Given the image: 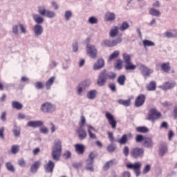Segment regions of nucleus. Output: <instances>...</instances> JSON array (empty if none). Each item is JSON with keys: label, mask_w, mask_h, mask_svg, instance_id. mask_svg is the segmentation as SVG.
<instances>
[{"label": "nucleus", "mask_w": 177, "mask_h": 177, "mask_svg": "<svg viewBox=\"0 0 177 177\" xmlns=\"http://www.w3.org/2000/svg\"><path fill=\"white\" fill-rule=\"evenodd\" d=\"M161 118V113L157 111L156 109H151L149 113L148 120L154 122L156 120H160Z\"/></svg>", "instance_id": "9d476101"}, {"label": "nucleus", "mask_w": 177, "mask_h": 177, "mask_svg": "<svg viewBox=\"0 0 177 177\" xmlns=\"http://www.w3.org/2000/svg\"><path fill=\"white\" fill-rule=\"evenodd\" d=\"M140 71H141L144 77H150V74H153V69L149 68L143 64L140 66Z\"/></svg>", "instance_id": "4468645a"}, {"label": "nucleus", "mask_w": 177, "mask_h": 177, "mask_svg": "<svg viewBox=\"0 0 177 177\" xmlns=\"http://www.w3.org/2000/svg\"><path fill=\"white\" fill-rule=\"evenodd\" d=\"M115 67L118 69V70H121V68H122V61L121 59H118L116 61V64L115 65Z\"/></svg>", "instance_id": "5fc2aeb1"}, {"label": "nucleus", "mask_w": 177, "mask_h": 177, "mask_svg": "<svg viewBox=\"0 0 177 177\" xmlns=\"http://www.w3.org/2000/svg\"><path fill=\"white\" fill-rule=\"evenodd\" d=\"M122 57L124 63V67L127 71H133V70H136V65L132 63L129 54L123 53Z\"/></svg>", "instance_id": "20e7f679"}, {"label": "nucleus", "mask_w": 177, "mask_h": 177, "mask_svg": "<svg viewBox=\"0 0 177 177\" xmlns=\"http://www.w3.org/2000/svg\"><path fill=\"white\" fill-rule=\"evenodd\" d=\"M128 28H129V24L127 21L122 23V24L119 27L120 31H122V32H124L126 30H128Z\"/></svg>", "instance_id": "58836bf2"}, {"label": "nucleus", "mask_w": 177, "mask_h": 177, "mask_svg": "<svg viewBox=\"0 0 177 177\" xmlns=\"http://www.w3.org/2000/svg\"><path fill=\"white\" fill-rule=\"evenodd\" d=\"M121 177H131V172L127 171L122 173Z\"/></svg>", "instance_id": "774afa93"}, {"label": "nucleus", "mask_w": 177, "mask_h": 177, "mask_svg": "<svg viewBox=\"0 0 177 177\" xmlns=\"http://www.w3.org/2000/svg\"><path fill=\"white\" fill-rule=\"evenodd\" d=\"M75 148L77 154H84V152L85 151V146H84V145L77 144L75 145Z\"/></svg>", "instance_id": "bb28decb"}, {"label": "nucleus", "mask_w": 177, "mask_h": 177, "mask_svg": "<svg viewBox=\"0 0 177 177\" xmlns=\"http://www.w3.org/2000/svg\"><path fill=\"white\" fill-rule=\"evenodd\" d=\"M149 14L153 17H160L161 16V12L154 8H151L149 10Z\"/></svg>", "instance_id": "b1692460"}, {"label": "nucleus", "mask_w": 177, "mask_h": 177, "mask_svg": "<svg viewBox=\"0 0 177 177\" xmlns=\"http://www.w3.org/2000/svg\"><path fill=\"white\" fill-rule=\"evenodd\" d=\"M45 17H48V19H53L56 17V12L52 10H47Z\"/></svg>", "instance_id": "a19ab883"}, {"label": "nucleus", "mask_w": 177, "mask_h": 177, "mask_svg": "<svg viewBox=\"0 0 177 177\" xmlns=\"http://www.w3.org/2000/svg\"><path fill=\"white\" fill-rule=\"evenodd\" d=\"M175 86H176V82L170 81L164 82L161 86H160V88L163 91H169V89H174Z\"/></svg>", "instance_id": "f8f14e48"}, {"label": "nucleus", "mask_w": 177, "mask_h": 177, "mask_svg": "<svg viewBox=\"0 0 177 177\" xmlns=\"http://www.w3.org/2000/svg\"><path fill=\"white\" fill-rule=\"evenodd\" d=\"M130 154L133 158H141V157L145 156V149L142 148L135 147L131 149Z\"/></svg>", "instance_id": "0eeeda50"}, {"label": "nucleus", "mask_w": 177, "mask_h": 177, "mask_svg": "<svg viewBox=\"0 0 177 177\" xmlns=\"http://www.w3.org/2000/svg\"><path fill=\"white\" fill-rule=\"evenodd\" d=\"M122 42V39L121 37H118L116 39L111 40V39H106L104 40L102 42V45L105 46H108L109 48H112L113 46H117L118 44H121Z\"/></svg>", "instance_id": "1a4fd4ad"}, {"label": "nucleus", "mask_w": 177, "mask_h": 177, "mask_svg": "<svg viewBox=\"0 0 177 177\" xmlns=\"http://www.w3.org/2000/svg\"><path fill=\"white\" fill-rule=\"evenodd\" d=\"M27 127H30V128H38L39 127H44V121L31 120L27 123Z\"/></svg>", "instance_id": "dca6fc26"}, {"label": "nucleus", "mask_w": 177, "mask_h": 177, "mask_svg": "<svg viewBox=\"0 0 177 177\" xmlns=\"http://www.w3.org/2000/svg\"><path fill=\"white\" fill-rule=\"evenodd\" d=\"M35 88L36 89H43L44 88V82H37L34 84Z\"/></svg>", "instance_id": "864d4df0"}, {"label": "nucleus", "mask_w": 177, "mask_h": 177, "mask_svg": "<svg viewBox=\"0 0 177 177\" xmlns=\"http://www.w3.org/2000/svg\"><path fill=\"white\" fill-rule=\"evenodd\" d=\"M104 66V60L100 59L97 61V62L93 66V70H100Z\"/></svg>", "instance_id": "a878e982"}, {"label": "nucleus", "mask_w": 177, "mask_h": 177, "mask_svg": "<svg viewBox=\"0 0 177 177\" xmlns=\"http://www.w3.org/2000/svg\"><path fill=\"white\" fill-rule=\"evenodd\" d=\"M86 53L88 55L90 56L92 59H95L96 56H97V48H96V46L93 44H87L86 47Z\"/></svg>", "instance_id": "6e6552de"}, {"label": "nucleus", "mask_w": 177, "mask_h": 177, "mask_svg": "<svg viewBox=\"0 0 177 177\" xmlns=\"http://www.w3.org/2000/svg\"><path fill=\"white\" fill-rule=\"evenodd\" d=\"M146 88L147 91H156V88H157V83L156 81H151L149 84L146 85Z\"/></svg>", "instance_id": "c85d7f7f"}, {"label": "nucleus", "mask_w": 177, "mask_h": 177, "mask_svg": "<svg viewBox=\"0 0 177 177\" xmlns=\"http://www.w3.org/2000/svg\"><path fill=\"white\" fill-rule=\"evenodd\" d=\"M160 128V129H167L169 128V124H168V122H163L161 123Z\"/></svg>", "instance_id": "6e6d98bb"}, {"label": "nucleus", "mask_w": 177, "mask_h": 177, "mask_svg": "<svg viewBox=\"0 0 177 177\" xmlns=\"http://www.w3.org/2000/svg\"><path fill=\"white\" fill-rule=\"evenodd\" d=\"M126 167L127 169H133L134 171L140 169L142 168V162H136L135 163H128Z\"/></svg>", "instance_id": "6ab92c4d"}, {"label": "nucleus", "mask_w": 177, "mask_h": 177, "mask_svg": "<svg viewBox=\"0 0 177 177\" xmlns=\"http://www.w3.org/2000/svg\"><path fill=\"white\" fill-rule=\"evenodd\" d=\"M55 80H56V77L53 76L47 80V82H46V88L47 89V91H49V89H50L52 85H53V82H55Z\"/></svg>", "instance_id": "7c9ffc66"}, {"label": "nucleus", "mask_w": 177, "mask_h": 177, "mask_svg": "<svg viewBox=\"0 0 177 177\" xmlns=\"http://www.w3.org/2000/svg\"><path fill=\"white\" fill-rule=\"evenodd\" d=\"M33 33L35 38H39L44 34V27L39 24L35 25L33 27Z\"/></svg>", "instance_id": "ddd939ff"}, {"label": "nucleus", "mask_w": 177, "mask_h": 177, "mask_svg": "<svg viewBox=\"0 0 177 177\" xmlns=\"http://www.w3.org/2000/svg\"><path fill=\"white\" fill-rule=\"evenodd\" d=\"M120 56V51L115 50L111 55L109 56V62H111V60H114L115 59H117Z\"/></svg>", "instance_id": "79ce46f5"}, {"label": "nucleus", "mask_w": 177, "mask_h": 177, "mask_svg": "<svg viewBox=\"0 0 177 177\" xmlns=\"http://www.w3.org/2000/svg\"><path fill=\"white\" fill-rule=\"evenodd\" d=\"M19 28L22 34H27V29L24 24H19Z\"/></svg>", "instance_id": "69168bd1"}, {"label": "nucleus", "mask_w": 177, "mask_h": 177, "mask_svg": "<svg viewBox=\"0 0 177 177\" xmlns=\"http://www.w3.org/2000/svg\"><path fill=\"white\" fill-rule=\"evenodd\" d=\"M127 142H128V138H127V134H124L122 138L118 140V142L120 145H125V143H127Z\"/></svg>", "instance_id": "09e8293b"}, {"label": "nucleus", "mask_w": 177, "mask_h": 177, "mask_svg": "<svg viewBox=\"0 0 177 177\" xmlns=\"http://www.w3.org/2000/svg\"><path fill=\"white\" fill-rule=\"evenodd\" d=\"M39 131H40V132H41V133H44V134H46V133H48V132H49V129H48L47 128H46V127H41L40 128H39Z\"/></svg>", "instance_id": "bf43d9fd"}, {"label": "nucleus", "mask_w": 177, "mask_h": 177, "mask_svg": "<svg viewBox=\"0 0 177 177\" xmlns=\"http://www.w3.org/2000/svg\"><path fill=\"white\" fill-rule=\"evenodd\" d=\"M125 80H126L125 75H120V76L118 78V84H120V85H124V84H125Z\"/></svg>", "instance_id": "8fccbe9b"}, {"label": "nucleus", "mask_w": 177, "mask_h": 177, "mask_svg": "<svg viewBox=\"0 0 177 177\" xmlns=\"http://www.w3.org/2000/svg\"><path fill=\"white\" fill-rule=\"evenodd\" d=\"M136 131L140 133H147V132H149V129L146 127H138Z\"/></svg>", "instance_id": "37998d69"}, {"label": "nucleus", "mask_w": 177, "mask_h": 177, "mask_svg": "<svg viewBox=\"0 0 177 177\" xmlns=\"http://www.w3.org/2000/svg\"><path fill=\"white\" fill-rule=\"evenodd\" d=\"M86 122V119L85 118V116L82 115L80 118V121L79 122V125H80L79 128H84Z\"/></svg>", "instance_id": "49530a36"}, {"label": "nucleus", "mask_w": 177, "mask_h": 177, "mask_svg": "<svg viewBox=\"0 0 177 177\" xmlns=\"http://www.w3.org/2000/svg\"><path fill=\"white\" fill-rule=\"evenodd\" d=\"M59 66V62L55 60H52L49 64V68H56Z\"/></svg>", "instance_id": "603ef678"}, {"label": "nucleus", "mask_w": 177, "mask_h": 177, "mask_svg": "<svg viewBox=\"0 0 177 177\" xmlns=\"http://www.w3.org/2000/svg\"><path fill=\"white\" fill-rule=\"evenodd\" d=\"M18 165H19V167L24 168V167H26V161L24 160V159L21 158L18 160Z\"/></svg>", "instance_id": "e2e57ef3"}, {"label": "nucleus", "mask_w": 177, "mask_h": 177, "mask_svg": "<svg viewBox=\"0 0 177 177\" xmlns=\"http://www.w3.org/2000/svg\"><path fill=\"white\" fill-rule=\"evenodd\" d=\"M39 165H41V162L36 161L34 164L30 167V171L32 174H35L37 171H38V168H39Z\"/></svg>", "instance_id": "473e14b6"}, {"label": "nucleus", "mask_w": 177, "mask_h": 177, "mask_svg": "<svg viewBox=\"0 0 177 177\" xmlns=\"http://www.w3.org/2000/svg\"><path fill=\"white\" fill-rule=\"evenodd\" d=\"M12 32L15 35H19V26H17V25L12 26Z\"/></svg>", "instance_id": "4d7b16f0"}, {"label": "nucleus", "mask_w": 177, "mask_h": 177, "mask_svg": "<svg viewBox=\"0 0 177 177\" xmlns=\"http://www.w3.org/2000/svg\"><path fill=\"white\" fill-rule=\"evenodd\" d=\"M105 117L106 120H108L109 124L111 126V128H113V129H115L117 128V121H115L114 115L110 112L107 111L105 113Z\"/></svg>", "instance_id": "9b49d317"}, {"label": "nucleus", "mask_w": 177, "mask_h": 177, "mask_svg": "<svg viewBox=\"0 0 177 177\" xmlns=\"http://www.w3.org/2000/svg\"><path fill=\"white\" fill-rule=\"evenodd\" d=\"M19 147H20L19 145H13L11 149V151H12V154H16V153H17V151H19Z\"/></svg>", "instance_id": "13d9d810"}, {"label": "nucleus", "mask_w": 177, "mask_h": 177, "mask_svg": "<svg viewBox=\"0 0 177 177\" xmlns=\"http://www.w3.org/2000/svg\"><path fill=\"white\" fill-rule=\"evenodd\" d=\"M118 103L119 104H122V106H124L125 107H128V106H131V100H124L122 99H120L118 100Z\"/></svg>", "instance_id": "e433bc0d"}, {"label": "nucleus", "mask_w": 177, "mask_h": 177, "mask_svg": "<svg viewBox=\"0 0 177 177\" xmlns=\"http://www.w3.org/2000/svg\"><path fill=\"white\" fill-rule=\"evenodd\" d=\"M167 151H168V149L167 148V145H162L160 147V149H159V154L160 156H165V153H167Z\"/></svg>", "instance_id": "c03bdc74"}, {"label": "nucleus", "mask_w": 177, "mask_h": 177, "mask_svg": "<svg viewBox=\"0 0 177 177\" xmlns=\"http://www.w3.org/2000/svg\"><path fill=\"white\" fill-rule=\"evenodd\" d=\"M64 19L65 21H70L73 19V11L67 10L64 13Z\"/></svg>", "instance_id": "cd10ccee"}, {"label": "nucleus", "mask_w": 177, "mask_h": 177, "mask_svg": "<svg viewBox=\"0 0 177 177\" xmlns=\"http://www.w3.org/2000/svg\"><path fill=\"white\" fill-rule=\"evenodd\" d=\"M142 45L144 48H147V46H156V43L150 40L142 41Z\"/></svg>", "instance_id": "ea45409f"}, {"label": "nucleus", "mask_w": 177, "mask_h": 177, "mask_svg": "<svg viewBox=\"0 0 177 177\" xmlns=\"http://www.w3.org/2000/svg\"><path fill=\"white\" fill-rule=\"evenodd\" d=\"M163 36L165 38H177V30L167 31L163 34Z\"/></svg>", "instance_id": "5701e85b"}, {"label": "nucleus", "mask_w": 177, "mask_h": 177, "mask_svg": "<svg viewBox=\"0 0 177 177\" xmlns=\"http://www.w3.org/2000/svg\"><path fill=\"white\" fill-rule=\"evenodd\" d=\"M73 51L75 53H77L78 52V43H73L72 44Z\"/></svg>", "instance_id": "338daca9"}, {"label": "nucleus", "mask_w": 177, "mask_h": 177, "mask_svg": "<svg viewBox=\"0 0 177 177\" xmlns=\"http://www.w3.org/2000/svg\"><path fill=\"white\" fill-rule=\"evenodd\" d=\"M151 170V165L147 164L144 167V168L142 169V174L146 175V174H149V172H150Z\"/></svg>", "instance_id": "a18cd8bd"}, {"label": "nucleus", "mask_w": 177, "mask_h": 177, "mask_svg": "<svg viewBox=\"0 0 177 177\" xmlns=\"http://www.w3.org/2000/svg\"><path fill=\"white\" fill-rule=\"evenodd\" d=\"M136 140L138 143L145 141V138L142 135H137Z\"/></svg>", "instance_id": "052dcab7"}, {"label": "nucleus", "mask_w": 177, "mask_h": 177, "mask_svg": "<svg viewBox=\"0 0 177 177\" xmlns=\"http://www.w3.org/2000/svg\"><path fill=\"white\" fill-rule=\"evenodd\" d=\"M99 20L96 17H91L88 18V23L90 24H97Z\"/></svg>", "instance_id": "3c124183"}, {"label": "nucleus", "mask_w": 177, "mask_h": 177, "mask_svg": "<svg viewBox=\"0 0 177 177\" xmlns=\"http://www.w3.org/2000/svg\"><path fill=\"white\" fill-rule=\"evenodd\" d=\"M145 100H146V95H145L143 94H140L136 99V101H135L136 106L140 107V106H143Z\"/></svg>", "instance_id": "f3484780"}, {"label": "nucleus", "mask_w": 177, "mask_h": 177, "mask_svg": "<svg viewBox=\"0 0 177 177\" xmlns=\"http://www.w3.org/2000/svg\"><path fill=\"white\" fill-rule=\"evenodd\" d=\"M46 12H48V10H46V8L45 7V6H41L38 7V13L41 16H46Z\"/></svg>", "instance_id": "4c0bfd02"}, {"label": "nucleus", "mask_w": 177, "mask_h": 177, "mask_svg": "<svg viewBox=\"0 0 177 177\" xmlns=\"http://www.w3.org/2000/svg\"><path fill=\"white\" fill-rule=\"evenodd\" d=\"M55 169V163L52 160H49L48 162L44 166L45 172L48 174H53V169Z\"/></svg>", "instance_id": "a211bd4d"}, {"label": "nucleus", "mask_w": 177, "mask_h": 177, "mask_svg": "<svg viewBox=\"0 0 177 177\" xmlns=\"http://www.w3.org/2000/svg\"><path fill=\"white\" fill-rule=\"evenodd\" d=\"M160 68L164 73H168L171 70V66L169 62L163 63L160 65Z\"/></svg>", "instance_id": "72a5a7b5"}, {"label": "nucleus", "mask_w": 177, "mask_h": 177, "mask_svg": "<svg viewBox=\"0 0 177 177\" xmlns=\"http://www.w3.org/2000/svg\"><path fill=\"white\" fill-rule=\"evenodd\" d=\"M12 132L16 138H19V136H20V129H14Z\"/></svg>", "instance_id": "0e129e2a"}, {"label": "nucleus", "mask_w": 177, "mask_h": 177, "mask_svg": "<svg viewBox=\"0 0 177 177\" xmlns=\"http://www.w3.org/2000/svg\"><path fill=\"white\" fill-rule=\"evenodd\" d=\"M52 157L55 161H59L62 155V140L56 138L54 141V145L52 148Z\"/></svg>", "instance_id": "f03ea898"}, {"label": "nucleus", "mask_w": 177, "mask_h": 177, "mask_svg": "<svg viewBox=\"0 0 177 177\" xmlns=\"http://www.w3.org/2000/svg\"><path fill=\"white\" fill-rule=\"evenodd\" d=\"M120 30L118 26H113L109 32V35L111 38H114V37H117L118 34V30Z\"/></svg>", "instance_id": "2f4dec72"}, {"label": "nucleus", "mask_w": 177, "mask_h": 177, "mask_svg": "<svg viewBox=\"0 0 177 177\" xmlns=\"http://www.w3.org/2000/svg\"><path fill=\"white\" fill-rule=\"evenodd\" d=\"M107 150L109 153H113L115 150V145L111 144L108 146Z\"/></svg>", "instance_id": "680f3d73"}, {"label": "nucleus", "mask_w": 177, "mask_h": 177, "mask_svg": "<svg viewBox=\"0 0 177 177\" xmlns=\"http://www.w3.org/2000/svg\"><path fill=\"white\" fill-rule=\"evenodd\" d=\"M91 84H92V82L89 79L85 80L79 83L76 86V95H77V96H84L85 93H86V89L91 86Z\"/></svg>", "instance_id": "7ed1b4c3"}, {"label": "nucleus", "mask_w": 177, "mask_h": 177, "mask_svg": "<svg viewBox=\"0 0 177 177\" xmlns=\"http://www.w3.org/2000/svg\"><path fill=\"white\" fill-rule=\"evenodd\" d=\"M144 147H147L148 149H151L153 147V140L150 138H145L143 141Z\"/></svg>", "instance_id": "393cba45"}, {"label": "nucleus", "mask_w": 177, "mask_h": 177, "mask_svg": "<svg viewBox=\"0 0 177 177\" xmlns=\"http://www.w3.org/2000/svg\"><path fill=\"white\" fill-rule=\"evenodd\" d=\"M12 107L16 110H21V109H23V105L17 101H13L12 102Z\"/></svg>", "instance_id": "c9c22d12"}, {"label": "nucleus", "mask_w": 177, "mask_h": 177, "mask_svg": "<svg viewBox=\"0 0 177 177\" xmlns=\"http://www.w3.org/2000/svg\"><path fill=\"white\" fill-rule=\"evenodd\" d=\"M117 77V74L114 72L107 73L106 70H103L98 75L97 84L98 86H104L107 82V78L109 80H114Z\"/></svg>", "instance_id": "f257e3e1"}, {"label": "nucleus", "mask_w": 177, "mask_h": 177, "mask_svg": "<svg viewBox=\"0 0 177 177\" xmlns=\"http://www.w3.org/2000/svg\"><path fill=\"white\" fill-rule=\"evenodd\" d=\"M32 19L34 21L39 25L44 24V17L38 14H32Z\"/></svg>", "instance_id": "412c9836"}, {"label": "nucleus", "mask_w": 177, "mask_h": 177, "mask_svg": "<svg viewBox=\"0 0 177 177\" xmlns=\"http://www.w3.org/2000/svg\"><path fill=\"white\" fill-rule=\"evenodd\" d=\"M115 13L111 12H106L104 19L106 21H114V20H115Z\"/></svg>", "instance_id": "4be33fe9"}, {"label": "nucleus", "mask_w": 177, "mask_h": 177, "mask_svg": "<svg viewBox=\"0 0 177 177\" xmlns=\"http://www.w3.org/2000/svg\"><path fill=\"white\" fill-rule=\"evenodd\" d=\"M86 127L87 132L88 133L90 139H96V134L92 133V131H93V132H96V129H95V127L89 124H87Z\"/></svg>", "instance_id": "aec40b11"}, {"label": "nucleus", "mask_w": 177, "mask_h": 177, "mask_svg": "<svg viewBox=\"0 0 177 177\" xmlns=\"http://www.w3.org/2000/svg\"><path fill=\"white\" fill-rule=\"evenodd\" d=\"M97 95V90H91L87 93V98L90 99V100H93V99H96V96Z\"/></svg>", "instance_id": "c756f323"}, {"label": "nucleus", "mask_w": 177, "mask_h": 177, "mask_svg": "<svg viewBox=\"0 0 177 177\" xmlns=\"http://www.w3.org/2000/svg\"><path fill=\"white\" fill-rule=\"evenodd\" d=\"M96 153L91 152L88 155V158L86 160V169L91 171V172L95 171V169L93 168V160L96 158Z\"/></svg>", "instance_id": "423d86ee"}, {"label": "nucleus", "mask_w": 177, "mask_h": 177, "mask_svg": "<svg viewBox=\"0 0 177 177\" xmlns=\"http://www.w3.org/2000/svg\"><path fill=\"white\" fill-rule=\"evenodd\" d=\"M6 167L8 169V171H10V172H15V167L12 164V162H8L6 164Z\"/></svg>", "instance_id": "de8ad7c7"}, {"label": "nucleus", "mask_w": 177, "mask_h": 177, "mask_svg": "<svg viewBox=\"0 0 177 177\" xmlns=\"http://www.w3.org/2000/svg\"><path fill=\"white\" fill-rule=\"evenodd\" d=\"M40 110L42 113H48L52 114V113H55V111H56V105L52 104V102H46L41 105Z\"/></svg>", "instance_id": "39448f33"}, {"label": "nucleus", "mask_w": 177, "mask_h": 177, "mask_svg": "<svg viewBox=\"0 0 177 177\" xmlns=\"http://www.w3.org/2000/svg\"><path fill=\"white\" fill-rule=\"evenodd\" d=\"M76 132L78 135L80 140H84V139H86L88 134H86V131L84 129V127H78L76 129Z\"/></svg>", "instance_id": "2eb2a0df"}, {"label": "nucleus", "mask_w": 177, "mask_h": 177, "mask_svg": "<svg viewBox=\"0 0 177 177\" xmlns=\"http://www.w3.org/2000/svg\"><path fill=\"white\" fill-rule=\"evenodd\" d=\"M115 164H117V160L115 159L109 160L104 165V169L107 171L110 167H113V165H115Z\"/></svg>", "instance_id": "f704fd0d"}]
</instances>
